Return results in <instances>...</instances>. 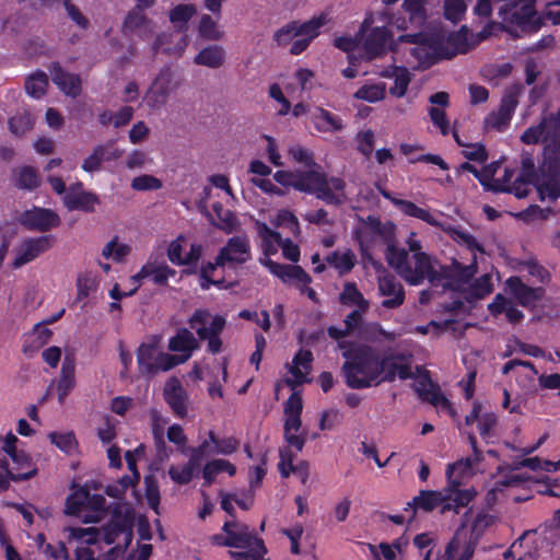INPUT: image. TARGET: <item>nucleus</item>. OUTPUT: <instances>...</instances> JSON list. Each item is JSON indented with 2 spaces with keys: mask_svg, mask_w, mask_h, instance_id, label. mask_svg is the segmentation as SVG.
I'll return each instance as SVG.
<instances>
[{
  "mask_svg": "<svg viewBox=\"0 0 560 560\" xmlns=\"http://www.w3.org/2000/svg\"><path fill=\"white\" fill-rule=\"evenodd\" d=\"M405 244L408 250L388 245L385 255L388 265L409 284L418 285L428 279L432 284L460 292L468 302L483 299L492 292L491 275L486 273L472 280L476 273L475 256L468 266L457 261L441 266L422 250V243L415 232L408 234Z\"/></svg>",
  "mask_w": 560,
  "mask_h": 560,
  "instance_id": "nucleus-1",
  "label": "nucleus"
},
{
  "mask_svg": "<svg viewBox=\"0 0 560 560\" xmlns=\"http://www.w3.org/2000/svg\"><path fill=\"white\" fill-rule=\"evenodd\" d=\"M342 357V374L350 388L362 389L377 386L384 382H393L396 376L401 380L413 377L411 368L398 363L392 357L380 358L368 346L339 342Z\"/></svg>",
  "mask_w": 560,
  "mask_h": 560,
  "instance_id": "nucleus-2",
  "label": "nucleus"
},
{
  "mask_svg": "<svg viewBox=\"0 0 560 560\" xmlns=\"http://www.w3.org/2000/svg\"><path fill=\"white\" fill-rule=\"evenodd\" d=\"M397 44H407L406 65L412 69L428 68L439 59L452 58L468 50L466 37L460 32L406 34Z\"/></svg>",
  "mask_w": 560,
  "mask_h": 560,
  "instance_id": "nucleus-3",
  "label": "nucleus"
},
{
  "mask_svg": "<svg viewBox=\"0 0 560 560\" xmlns=\"http://www.w3.org/2000/svg\"><path fill=\"white\" fill-rule=\"evenodd\" d=\"M69 546L74 548L75 560H95V553L101 548V542L106 545H119V538L125 544L131 539V532L124 525L114 524L102 530L94 527H68L65 529ZM45 560H68L65 546L46 545L43 551Z\"/></svg>",
  "mask_w": 560,
  "mask_h": 560,
  "instance_id": "nucleus-4",
  "label": "nucleus"
},
{
  "mask_svg": "<svg viewBox=\"0 0 560 560\" xmlns=\"http://www.w3.org/2000/svg\"><path fill=\"white\" fill-rule=\"evenodd\" d=\"M273 179L284 187L314 195L328 205H340L347 199L343 179L328 176L320 167L305 171H277Z\"/></svg>",
  "mask_w": 560,
  "mask_h": 560,
  "instance_id": "nucleus-5",
  "label": "nucleus"
},
{
  "mask_svg": "<svg viewBox=\"0 0 560 560\" xmlns=\"http://www.w3.org/2000/svg\"><path fill=\"white\" fill-rule=\"evenodd\" d=\"M469 443L472 448V456L460 458L453 464H448L445 470L447 478L446 488L451 490L454 495V502L459 506H467L475 495L474 489H462L460 486L477 472V465L482 458L481 452L477 448V440L474 435H469Z\"/></svg>",
  "mask_w": 560,
  "mask_h": 560,
  "instance_id": "nucleus-6",
  "label": "nucleus"
},
{
  "mask_svg": "<svg viewBox=\"0 0 560 560\" xmlns=\"http://www.w3.org/2000/svg\"><path fill=\"white\" fill-rule=\"evenodd\" d=\"M534 0H510L499 8L501 25L511 34L536 32L540 27L539 18L534 8Z\"/></svg>",
  "mask_w": 560,
  "mask_h": 560,
  "instance_id": "nucleus-7",
  "label": "nucleus"
},
{
  "mask_svg": "<svg viewBox=\"0 0 560 560\" xmlns=\"http://www.w3.org/2000/svg\"><path fill=\"white\" fill-rule=\"evenodd\" d=\"M66 513L80 517L84 523H97L106 513L105 498L80 487L68 497Z\"/></svg>",
  "mask_w": 560,
  "mask_h": 560,
  "instance_id": "nucleus-8",
  "label": "nucleus"
},
{
  "mask_svg": "<svg viewBox=\"0 0 560 560\" xmlns=\"http://www.w3.org/2000/svg\"><path fill=\"white\" fill-rule=\"evenodd\" d=\"M374 20L372 16L364 19L360 31V43L366 59H373L382 56L392 48L395 52L398 50L397 42H394L392 34L385 26H372Z\"/></svg>",
  "mask_w": 560,
  "mask_h": 560,
  "instance_id": "nucleus-9",
  "label": "nucleus"
},
{
  "mask_svg": "<svg viewBox=\"0 0 560 560\" xmlns=\"http://www.w3.org/2000/svg\"><path fill=\"white\" fill-rule=\"evenodd\" d=\"M525 144L542 143L550 153H560V110L545 116L539 124L530 126L521 136Z\"/></svg>",
  "mask_w": 560,
  "mask_h": 560,
  "instance_id": "nucleus-10",
  "label": "nucleus"
},
{
  "mask_svg": "<svg viewBox=\"0 0 560 560\" xmlns=\"http://www.w3.org/2000/svg\"><path fill=\"white\" fill-rule=\"evenodd\" d=\"M176 361L171 353L161 350L156 339L141 343L137 350L138 369L144 376L166 372L176 366Z\"/></svg>",
  "mask_w": 560,
  "mask_h": 560,
  "instance_id": "nucleus-11",
  "label": "nucleus"
},
{
  "mask_svg": "<svg viewBox=\"0 0 560 560\" xmlns=\"http://www.w3.org/2000/svg\"><path fill=\"white\" fill-rule=\"evenodd\" d=\"M179 84L172 68L164 67L145 91L143 102L151 109H160L166 105L170 95L179 88Z\"/></svg>",
  "mask_w": 560,
  "mask_h": 560,
  "instance_id": "nucleus-12",
  "label": "nucleus"
},
{
  "mask_svg": "<svg viewBox=\"0 0 560 560\" xmlns=\"http://www.w3.org/2000/svg\"><path fill=\"white\" fill-rule=\"evenodd\" d=\"M210 540L217 546L244 549L252 547L255 540L261 539L257 538L245 523L238 522L236 518H230L224 522L222 533L211 536Z\"/></svg>",
  "mask_w": 560,
  "mask_h": 560,
  "instance_id": "nucleus-13",
  "label": "nucleus"
},
{
  "mask_svg": "<svg viewBox=\"0 0 560 560\" xmlns=\"http://www.w3.org/2000/svg\"><path fill=\"white\" fill-rule=\"evenodd\" d=\"M252 259L249 237L245 234L230 237L219 250L214 264L223 269H236Z\"/></svg>",
  "mask_w": 560,
  "mask_h": 560,
  "instance_id": "nucleus-14",
  "label": "nucleus"
},
{
  "mask_svg": "<svg viewBox=\"0 0 560 560\" xmlns=\"http://www.w3.org/2000/svg\"><path fill=\"white\" fill-rule=\"evenodd\" d=\"M441 506V512L445 513L454 511L458 513V509L462 506L454 502V495L446 487L440 491L434 490H421L411 502L407 504L406 511L411 509L412 511L422 510L430 512L435 508Z\"/></svg>",
  "mask_w": 560,
  "mask_h": 560,
  "instance_id": "nucleus-15",
  "label": "nucleus"
},
{
  "mask_svg": "<svg viewBox=\"0 0 560 560\" xmlns=\"http://www.w3.org/2000/svg\"><path fill=\"white\" fill-rule=\"evenodd\" d=\"M208 448V441H203L198 447L191 450L188 463L172 465L168 468L170 478L177 485H187L199 471L200 462Z\"/></svg>",
  "mask_w": 560,
  "mask_h": 560,
  "instance_id": "nucleus-16",
  "label": "nucleus"
},
{
  "mask_svg": "<svg viewBox=\"0 0 560 560\" xmlns=\"http://www.w3.org/2000/svg\"><path fill=\"white\" fill-rule=\"evenodd\" d=\"M377 292L384 298L382 306L385 308H397L405 301L404 287L393 275L378 276Z\"/></svg>",
  "mask_w": 560,
  "mask_h": 560,
  "instance_id": "nucleus-17",
  "label": "nucleus"
},
{
  "mask_svg": "<svg viewBox=\"0 0 560 560\" xmlns=\"http://www.w3.org/2000/svg\"><path fill=\"white\" fill-rule=\"evenodd\" d=\"M520 88L515 86L509 90L502 97L500 107L497 112L491 113L486 118L487 127H491L498 130L503 129L511 120L512 115L517 106V96Z\"/></svg>",
  "mask_w": 560,
  "mask_h": 560,
  "instance_id": "nucleus-18",
  "label": "nucleus"
},
{
  "mask_svg": "<svg viewBox=\"0 0 560 560\" xmlns=\"http://www.w3.org/2000/svg\"><path fill=\"white\" fill-rule=\"evenodd\" d=\"M199 347L197 339L187 328L179 329L175 336L168 340V350L177 361L176 366L188 361L194 351Z\"/></svg>",
  "mask_w": 560,
  "mask_h": 560,
  "instance_id": "nucleus-19",
  "label": "nucleus"
},
{
  "mask_svg": "<svg viewBox=\"0 0 560 560\" xmlns=\"http://www.w3.org/2000/svg\"><path fill=\"white\" fill-rule=\"evenodd\" d=\"M313 354L310 350L301 349L288 364L290 377L285 383L294 389L298 385L310 382L308 375L312 371Z\"/></svg>",
  "mask_w": 560,
  "mask_h": 560,
  "instance_id": "nucleus-20",
  "label": "nucleus"
},
{
  "mask_svg": "<svg viewBox=\"0 0 560 560\" xmlns=\"http://www.w3.org/2000/svg\"><path fill=\"white\" fill-rule=\"evenodd\" d=\"M383 197L390 200L393 205H395L402 213L409 217L417 218L419 220H422L427 222L430 225L433 226H440L443 229V223L439 220V218L442 215L439 211H430L429 209L420 208L416 203L398 199L392 196L390 192L386 190H382Z\"/></svg>",
  "mask_w": 560,
  "mask_h": 560,
  "instance_id": "nucleus-21",
  "label": "nucleus"
},
{
  "mask_svg": "<svg viewBox=\"0 0 560 560\" xmlns=\"http://www.w3.org/2000/svg\"><path fill=\"white\" fill-rule=\"evenodd\" d=\"M383 197L390 200L393 205H395L402 213L409 217L417 218L419 220H422L427 222L430 225L433 226H440L443 229V223L439 220V218L442 215L439 211H430L429 209L420 208L416 203L398 199L392 196L390 192L386 190H382Z\"/></svg>",
  "mask_w": 560,
  "mask_h": 560,
  "instance_id": "nucleus-22",
  "label": "nucleus"
},
{
  "mask_svg": "<svg viewBox=\"0 0 560 560\" xmlns=\"http://www.w3.org/2000/svg\"><path fill=\"white\" fill-rule=\"evenodd\" d=\"M505 285L509 294L524 307L535 306L536 302L541 300L545 294V290L542 288L528 287L518 277H510L505 281Z\"/></svg>",
  "mask_w": 560,
  "mask_h": 560,
  "instance_id": "nucleus-23",
  "label": "nucleus"
},
{
  "mask_svg": "<svg viewBox=\"0 0 560 560\" xmlns=\"http://www.w3.org/2000/svg\"><path fill=\"white\" fill-rule=\"evenodd\" d=\"M163 397L177 417L187 415L188 394L178 378L170 377L165 382Z\"/></svg>",
  "mask_w": 560,
  "mask_h": 560,
  "instance_id": "nucleus-24",
  "label": "nucleus"
},
{
  "mask_svg": "<svg viewBox=\"0 0 560 560\" xmlns=\"http://www.w3.org/2000/svg\"><path fill=\"white\" fill-rule=\"evenodd\" d=\"M189 325L195 329L201 340H205L211 331H222L225 326V319L219 315H211L207 310H197L189 319Z\"/></svg>",
  "mask_w": 560,
  "mask_h": 560,
  "instance_id": "nucleus-25",
  "label": "nucleus"
},
{
  "mask_svg": "<svg viewBox=\"0 0 560 560\" xmlns=\"http://www.w3.org/2000/svg\"><path fill=\"white\" fill-rule=\"evenodd\" d=\"M189 44V37L179 31L162 33L156 36L153 49L161 50L163 54L174 57H180Z\"/></svg>",
  "mask_w": 560,
  "mask_h": 560,
  "instance_id": "nucleus-26",
  "label": "nucleus"
},
{
  "mask_svg": "<svg viewBox=\"0 0 560 560\" xmlns=\"http://www.w3.org/2000/svg\"><path fill=\"white\" fill-rule=\"evenodd\" d=\"M262 264L276 277L280 278L284 283H294L298 285H305L311 282L310 276L296 265H282L270 259H266Z\"/></svg>",
  "mask_w": 560,
  "mask_h": 560,
  "instance_id": "nucleus-27",
  "label": "nucleus"
},
{
  "mask_svg": "<svg viewBox=\"0 0 560 560\" xmlns=\"http://www.w3.org/2000/svg\"><path fill=\"white\" fill-rule=\"evenodd\" d=\"M154 30L152 21L139 8H132L126 15L122 23L125 34L136 33L141 38H148Z\"/></svg>",
  "mask_w": 560,
  "mask_h": 560,
  "instance_id": "nucleus-28",
  "label": "nucleus"
},
{
  "mask_svg": "<svg viewBox=\"0 0 560 560\" xmlns=\"http://www.w3.org/2000/svg\"><path fill=\"white\" fill-rule=\"evenodd\" d=\"M65 206L69 210L93 211L97 198L92 192L84 191L81 185L70 187L63 197Z\"/></svg>",
  "mask_w": 560,
  "mask_h": 560,
  "instance_id": "nucleus-29",
  "label": "nucleus"
},
{
  "mask_svg": "<svg viewBox=\"0 0 560 560\" xmlns=\"http://www.w3.org/2000/svg\"><path fill=\"white\" fill-rule=\"evenodd\" d=\"M52 82L66 95L75 97L81 92V79L73 73L65 72L58 65H52L49 68Z\"/></svg>",
  "mask_w": 560,
  "mask_h": 560,
  "instance_id": "nucleus-30",
  "label": "nucleus"
},
{
  "mask_svg": "<svg viewBox=\"0 0 560 560\" xmlns=\"http://www.w3.org/2000/svg\"><path fill=\"white\" fill-rule=\"evenodd\" d=\"M176 271L168 267L166 264H158L148 261L142 266L140 271L132 277L135 282L151 277L154 284L164 285L171 277H174Z\"/></svg>",
  "mask_w": 560,
  "mask_h": 560,
  "instance_id": "nucleus-31",
  "label": "nucleus"
},
{
  "mask_svg": "<svg viewBox=\"0 0 560 560\" xmlns=\"http://www.w3.org/2000/svg\"><path fill=\"white\" fill-rule=\"evenodd\" d=\"M311 120L314 128L319 132H338L343 129L342 119L322 107L314 110Z\"/></svg>",
  "mask_w": 560,
  "mask_h": 560,
  "instance_id": "nucleus-32",
  "label": "nucleus"
},
{
  "mask_svg": "<svg viewBox=\"0 0 560 560\" xmlns=\"http://www.w3.org/2000/svg\"><path fill=\"white\" fill-rule=\"evenodd\" d=\"M226 52L222 46L210 45L202 48L194 58V62L210 69H218L225 62Z\"/></svg>",
  "mask_w": 560,
  "mask_h": 560,
  "instance_id": "nucleus-33",
  "label": "nucleus"
},
{
  "mask_svg": "<svg viewBox=\"0 0 560 560\" xmlns=\"http://www.w3.org/2000/svg\"><path fill=\"white\" fill-rule=\"evenodd\" d=\"M381 74L385 78H394L395 84L389 89L393 96H405L411 81L410 72L406 67L392 66L383 70Z\"/></svg>",
  "mask_w": 560,
  "mask_h": 560,
  "instance_id": "nucleus-34",
  "label": "nucleus"
},
{
  "mask_svg": "<svg viewBox=\"0 0 560 560\" xmlns=\"http://www.w3.org/2000/svg\"><path fill=\"white\" fill-rule=\"evenodd\" d=\"M384 20L396 27L399 31H407L412 27L421 26L425 20H411L410 14L402 11V4L397 11H393L392 5L385 7L384 12L382 13Z\"/></svg>",
  "mask_w": 560,
  "mask_h": 560,
  "instance_id": "nucleus-35",
  "label": "nucleus"
},
{
  "mask_svg": "<svg viewBox=\"0 0 560 560\" xmlns=\"http://www.w3.org/2000/svg\"><path fill=\"white\" fill-rule=\"evenodd\" d=\"M472 555L474 546L457 532L445 549L444 560H470Z\"/></svg>",
  "mask_w": 560,
  "mask_h": 560,
  "instance_id": "nucleus-36",
  "label": "nucleus"
},
{
  "mask_svg": "<svg viewBox=\"0 0 560 560\" xmlns=\"http://www.w3.org/2000/svg\"><path fill=\"white\" fill-rule=\"evenodd\" d=\"M488 308L493 315L505 313L508 320L512 324H516L524 318L523 312L501 294L495 295Z\"/></svg>",
  "mask_w": 560,
  "mask_h": 560,
  "instance_id": "nucleus-37",
  "label": "nucleus"
},
{
  "mask_svg": "<svg viewBox=\"0 0 560 560\" xmlns=\"http://www.w3.org/2000/svg\"><path fill=\"white\" fill-rule=\"evenodd\" d=\"M74 362L66 357L62 362L61 375L57 384L58 400L62 402L67 395L74 387Z\"/></svg>",
  "mask_w": 560,
  "mask_h": 560,
  "instance_id": "nucleus-38",
  "label": "nucleus"
},
{
  "mask_svg": "<svg viewBox=\"0 0 560 560\" xmlns=\"http://www.w3.org/2000/svg\"><path fill=\"white\" fill-rule=\"evenodd\" d=\"M357 261L355 255L351 249L335 250L326 257V262L335 268L340 275H346L352 270Z\"/></svg>",
  "mask_w": 560,
  "mask_h": 560,
  "instance_id": "nucleus-39",
  "label": "nucleus"
},
{
  "mask_svg": "<svg viewBox=\"0 0 560 560\" xmlns=\"http://www.w3.org/2000/svg\"><path fill=\"white\" fill-rule=\"evenodd\" d=\"M19 439L13 433H8L3 440L2 450L12 458L20 468L31 467L32 457L18 448Z\"/></svg>",
  "mask_w": 560,
  "mask_h": 560,
  "instance_id": "nucleus-40",
  "label": "nucleus"
},
{
  "mask_svg": "<svg viewBox=\"0 0 560 560\" xmlns=\"http://www.w3.org/2000/svg\"><path fill=\"white\" fill-rule=\"evenodd\" d=\"M211 209L218 219L217 222H213L218 229L224 231L228 234L237 231L240 222L237 217L232 211L223 209L220 202L212 203Z\"/></svg>",
  "mask_w": 560,
  "mask_h": 560,
  "instance_id": "nucleus-41",
  "label": "nucleus"
},
{
  "mask_svg": "<svg viewBox=\"0 0 560 560\" xmlns=\"http://www.w3.org/2000/svg\"><path fill=\"white\" fill-rule=\"evenodd\" d=\"M228 472L230 476H234L236 472L235 466L225 459H212L208 462L202 469V478L206 486H210L215 480V477L220 472Z\"/></svg>",
  "mask_w": 560,
  "mask_h": 560,
  "instance_id": "nucleus-42",
  "label": "nucleus"
},
{
  "mask_svg": "<svg viewBox=\"0 0 560 560\" xmlns=\"http://www.w3.org/2000/svg\"><path fill=\"white\" fill-rule=\"evenodd\" d=\"M462 170L472 173L480 182L482 186H485L489 190H505L509 188L504 183H501L499 179H492L493 171L492 165L488 168L479 172L474 165L469 163H464Z\"/></svg>",
  "mask_w": 560,
  "mask_h": 560,
  "instance_id": "nucleus-43",
  "label": "nucleus"
},
{
  "mask_svg": "<svg viewBox=\"0 0 560 560\" xmlns=\"http://www.w3.org/2000/svg\"><path fill=\"white\" fill-rule=\"evenodd\" d=\"M328 23V14L319 13L314 15L311 20L299 23L296 22V27L300 36H304L311 42L319 35V31L323 26Z\"/></svg>",
  "mask_w": 560,
  "mask_h": 560,
  "instance_id": "nucleus-44",
  "label": "nucleus"
},
{
  "mask_svg": "<svg viewBox=\"0 0 560 560\" xmlns=\"http://www.w3.org/2000/svg\"><path fill=\"white\" fill-rule=\"evenodd\" d=\"M208 448L205 452L206 454H222L230 455L233 454L238 448V441L234 438H225L223 440H219L215 438L212 431L209 432Z\"/></svg>",
  "mask_w": 560,
  "mask_h": 560,
  "instance_id": "nucleus-45",
  "label": "nucleus"
},
{
  "mask_svg": "<svg viewBox=\"0 0 560 560\" xmlns=\"http://www.w3.org/2000/svg\"><path fill=\"white\" fill-rule=\"evenodd\" d=\"M340 300L343 304L358 306L360 311H366L369 308V302L364 299L353 282H347L345 284L340 294Z\"/></svg>",
  "mask_w": 560,
  "mask_h": 560,
  "instance_id": "nucleus-46",
  "label": "nucleus"
},
{
  "mask_svg": "<svg viewBox=\"0 0 560 560\" xmlns=\"http://www.w3.org/2000/svg\"><path fill=\"white\" fill-rule=\"evenodd\" d=\"M288 155L294 163L301 164L307 170L320 167L314 160V154L308 149L293 144L288 149Z\"/></svg>",
  "mask_w": 560,
  "mask_h": 560,
  "instance_id": "nucleus-47",
  "label": "nucleus"
},
{
  "mask_svg": "<svg viewBox=\"0 0 560 560\" xmlns=\"http://www.w3.org/2000/svg\"><path fill=\"white\" fill-rule=\"evenodd\" d=\"M386 93V84L383 82L371 83L361 86L355 93L354 97L364 100L370 103H375L384 98Z\"/></svg>",
  "mask_w": 560,
  "mask_h": 560,
  "instance_id": "nucleus-48",
  "label": "nucleus"
},
{
  "mask_svg": "<svg viewBox=\"0 0 560 560\" xmlns=\"http://www.w3.org/2000/svg\"><path fill=\"white\" fill-rule=\"evenodd\" d=\"M97 287L98 279L94 273L86 271L79 275L77 279V299H86L91 293L97 290Z\"/></svg>",
  "mask_w": 560,
  "mask_h": 560,
  "instance_id": "nucleus-49",
  "label": "nucleus"
},
{
  "mask_svg": "<svg viewBox=\"0 0 560 560\" xmlns=\"http://www.w3.org/2000/svg\"><path fill=\"white\" fill-rule=\"evenodd\" d=\"M470 1L471 0H444L443 9L445 19L453 23L459 22L464 18Z\"/></svg>",
  "mask_w": 560,
  "mask_h": 560,
  "instance_id": "nucleus-50",
  "label": "nucleus"
},
{
  "mask_svg": "<svg viewBox=\"0 0 560 560\" xmlns=\"http://www.w3.org/2000/svg\"><path fill=\"white\" fill-rule=\"evenodd\" d=\"M199 35L208 40H219L224 33L212 16L203 14L199 22Z\"/></svg>",
  "mask_w": 560,
  "mask_h": 560,
  "instance_id": "nucleus-51",
  "label": "nucleus"
},
{
  "mask_svg": "<svg viewBox=\"0 0 560 560\" xmlns=\"http://www.w3.org/2000/svg\"><path fill=\"white\" fill-rule=\"evenodd\" d=\"M539 197L542 201H555L560 197V178H544L537 186Z\"/></svg>",
  "mask_w": 560,
  "mask_h": 560,
  "instance_id": "nucleus-52",
  "label": "nucleus"
},
{
  "mask_svg": "<svg viewBox=\"0 0 560 560\" xmlns=\"http://www.w3.org/2000/svg\"><path fill=\"white\" fill-rule=\"evenodd\" d=\"M152 434L158 448L165 447L164 441V429L168 423V419L162 416L158 410L153 409L150 411Z\"/></svg>",
  "mask_w": 560,
  "mask_h": 560,
  "instance_id": "nucleus-53",
  "label": "nucleus"
},
{
  "mask_svg": "<svg viewBox=\"0 0 560 560\" xmlns=\"http://www.w3.org/2000/svg\"><path fill=\"white\" fill-rule=\"evenodd\" d=\"M443 230L446 231L456 243L466 246L472 252H482L481 245L470 233L455 229L451 225H444Z\"/></svg>",
  "mask_w": 560,
  "mask_h": 560,
  "instance_id": "nucleus-54",
  "label": "nucleus"
},
{
  "mask_svg": "<svg viewBox=\"0 0 560 560\" xmlns=\"http://www.w3.org/2000/svg\"><path fill=\"white\" fill-rule=\"evenodd\" d=\"M33 476H35V468H31L25 472L13 474L9 470L8 463L0 460V492L9 488V480L20 481L32 478Z\"/></svg>",
  "mask_w": 560,
  "mask_h": 560,
  "instance_id": "nucleus-55",
  "label": "nucleus"
},
{
  "mask_svg": "<svg viewBox=\"0 0 560 560\" xmlns=\"http://www.w3.org/2000/svg\"><path fill=\"white\" fill-rule=\"evenodd\" d=\"M195 13V5L178 4L170 12V21L182 30Z\"/></svg>",
  "mask_w": 560,
  "mask_h": 560,
  "instance_id": "nucleus-56",
  "label": "nucleus"
},
{
  "mask_svg": "<svg viewBox=\"0 0 560 560\" xmlns=\"http://www.w3.org/2000/svg\"><path fill=\"white\" fill-rule=\"evenodd\" d=\"M246 551H230L233 560H260L267 552L262 540H255L252 547H247Z\"/></svg>",
  "mask_w": 560,
  "mask_h": 560,
  "instance_id": "nucleus-57",
  "label": "nucleus"
},
{
  "mask_svg": "<svg viewBox=\"0 0 560 560\" xmlns=\"http://www.w3.org/2000/svg\"><path fill=\"white\" fill-rule=\"evenodd\" d=\"M131 248L129 245L118 243L117 238L109 241L102 250V256L106 259L121 260L129 255Z\"/></svg>",
  "mask_w": 560,
  "mask_h": 560,
  "instance_id": "nucleus-58",
  "label": "nucleus"
},
{
  "mask_svg": "<svg viewBox=\"0 0 560 560\" xmlns=\"http://www.w3.org/2000/svg\"><path fill=\"white\" fill-rule=\"evenodd\" d=\"M273 223L282 229H288L293 235L300 234V224L298 218L289 210H279Z\"/></svg>",
  "mask_w": 560,
  "mask_h": 560,
  "instance_id": "nucleus-59",
  "label": "nucleus"
},
{
  "mask_svg": "<svg viewBox=\"0 0 560 560\" xmlns=\"http://www.w3.org/2000/svg\"><path fill=\"white\" fill-rule=\"evenodd\" d=\"M145 485V499L151 509H153L158 513L159 504H160V489L158 480L154 476L149 475L144 478Z\"/></svg>",
  "mask_w": 560,
  "mask_h": 560,
  "instance_id": "nucleus-60",
  "label": "nucleus"
},
{
  "mask_svg": "<svg viewBox=\"0 0 560 560\" xmlns=\"http://www.w3.org/2000/svg\"><path fill=\"white\" fill-rule=\"evenodd\" d=\"M35 257V242L33 240H26L22 243L16 252L13 260V267L20 268L24 264L33 260Z\"/></svg>",
  "mask_w": 560,
  "mask_h": 560,
  "instance_id": "nucleus-61",
  "label": "nucleus"
},
{
  "mask_svg": "<svg viewBox=\"0 0 560 560\" xmlns=\"http://www.w3.org/2000/svg\"><path fill=\"white\" fill-rule=\"evenodd\" d=\"M59 223V217L54 211L37 208V231L46 232L58 226Z\"/></svg>",
  "mask_w": 560,
  "mask_h": 560,
  "instance_id": "nucleus-62",
  "label": "nucleus"
},
{
  "mask_svg": "<svg viewBox=\"0 0 560 560\" xmlns=\"http://www.w3.org/2000/svg\"><path fill=\"white\" fill-rule=\"evenodd\" d=\"M162 187V182L153 175L143 174L137 176L131 182V188L139 191L158 190Z\"/></svg>",
  "mask_w": 560,
  "mask_h": 560,
  "instance_id": "nucleus-63",
  "label": "nucleus"
},
{
  "mask_svg": "<svg viewBox=\"0 0 560 560\" xmlns=\"http://www.w3.org/2000/svg\"><path fill=\"white\" fill-rule=\"evenodd\" d=\"M9 128L12 133L22 136L32 128V119L27 113H19L9 121Z\"/></svg>",
  "mask_w": 560,
  "mask_h": 560,
  "instance_id": "nucleus-64",
  "label": "nucleus"
}]
</instances>
